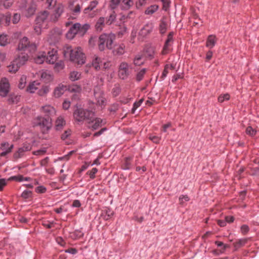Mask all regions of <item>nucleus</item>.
Returning <instances> with one entry per match:
<instances>
[{
  "label": "nucleus",
  "mask_w": 259,
  "mask_h": 259,
  "mask_svg": "<svg viewBox=\"0 0 259 259\" xmlns=\"http://www.w3.org/2000/svg\"><path fill=\"white\" fill-rule=\"evenodd\" d=\"M13 3V0H0V4L6 8L11 7Z\"/></svg>",
  "instance_id": "nucleus-46"
},
{
  "label": "nucleus",
  "mask_w": 259,
  "mask_h": 259,
  "mask_svg": "<svg viewBox=\"0 0 259 259\" xmlns=\"http://www.w3.org/2000/svg\"><path fill=\"white\" fill-rule=\"evenodd\" d=\"M103 120L100 118H97L91 122V125L93 130H96L102 125Z\"/></svg>",
  "instance_id": "nucleus-35"
},
{
  "label": "nucleus",
  "mask_w": 259,
  "mask_h": 259,
  "mask_svg": "<svg viewBox=\"0 0 259 259\" xmlns=\"http://www.w3.org/2000/svg\"><path fill=\"white\" fill-rule=\"evenodd\" d=\"M130 65L125 62H121L118 67V75L122 79H126L131 73Z\"/></svg>",
  "instance_id": "nucleus-7"
},
{
  "label": "nucleus",
  "mask_w": 259,
  "mask_h": 259,
  "mask_svg": "<svg viewBox=\"0 0 259 259\" xmlns=\"http://www.w3.org/2000/svg\"><path fill=\"white\" fill-rule=\"evenodd\" d=\"M121 0H111L110 7L111 9H115L119 4ZM134 4L132 0H122L120 6L122 9L128 10Z\"/></svg>",
  "instance_id": "nucleus-9"
},
{
  "label": "nucleus",
  "mask_w": 259,
  "mask_h": 259,
  "mask_svg": "<svg viewBox=\"0 0 259 259\" xmlns=\"http://www.w3.org/2000/svg\"><path fill=\"white\" fill-rule=\"evenodd\" d=\"M190 198L187 195H181L179 197V202L181 205H184L186 202L188 201Z\"/></svg>",
  "instance_id": "nucleus-51"
},
{
  "label": "nucleus",
  "mask_w": 259,
  "mask_h": 259,
  "mask_svg": "<svg viewBox=\"0 0 259 259\" xmlns=\"http://www.w3.org/2000/svg\"><path fill=\"white\" fill-rule=\"evenodd\" d=\"M10 84L6 78H2L0 81V96L5 97L9 92Z\"/></svg>",
  "instance_id": "nucleus-13"
},
{
  "label": "nucleus",
  "mask_w": 259,
  "mask_h": 259,
  "mask_svg": "<svg viewBox=\"0 0 259 259\" xmlns=\"http://www.w3.org/2000/svg\"><path fill=\"white\" fill-rule=\"evenodd\" d=\"M143 102V99H140L138 102H135L134 104L133 107L132 109L133 112H134V111L141 106V104Z\"/></svg>",
  "instance_id": "nucleus-60"
},
{
  "label": "nucleus",
  "mask_w": 259,
  "mask_h": 259,
  "mask_svg": "<svg viewBox=\"0 0 259 259\" xmlns=\"http://www.w3.org/2000/svg\"><path fill=\"white\" fill-rule=\"evenodd\" d=\"M114 52L117 55H122L124 52V46L120 45L118 46L114 50Z\"/></svg>",
  "instance_id": "nucleus-49"
},
{
  "label": "nucleus",
  "mask_w": 259,
  "mask_h": 259,
  "mask_svg": "<svg viewBox=\"0 0 259 259\" xmlns=\"http://www.w3.org/2000/svg\"><path fill=\"white\" fill-rule=\"evenodd\" d=\"M34 61L37 64H42L45 61H46V54L45 52L39 53L36 57L34 58Z\"/></svg>",
  "instance_id": "nucleus-32"
},
{
  "label": "nucleus",
  "mask_w": 259,
  "mask_h": 259,
  "mask_svg": "<svg viewBox=\"0 0 259 259\" xmlns=\"http://www.w3.org/2000/svg\"><path fill=\"white\" fill-rule=\"evenodd\" d=\"M47 4L49 9H51L56 7L57 0H47Z\"/></svg>",
  "instance_id": "nucleus-50"
},
{
  "label": "nucleus",
  "mask_w": 259,
  "mask_h": 259,
  "mask_svg": "<svg viewBox=\"0 0 259 259\" xmlns=\"http://www.w3.org/2000/svg\"><path fill=\"white\" fill-rule=\"evenodd\" d=\"M120 90L118 85H115L112 90V93L113 96H117L120 93Z\"/></svg>",
  "instance_id": "nucleus-57"
},
{
  "label": "nucleus",
  "mask_w": 259,
  "mask_h": 259,
  "mask_svg": "<svg viewBox=\"0 0 259 259\" xmlns=\"http://www.w3.org/2000/svg\"><path fill=\"white\" fill-rule=\"evenodd\" d=\"M98 169L96 168H93L90 171H88L87 174L89 175L91 179H93L95 177V174L97 172Z\"/></svg>",
  "instance_id": "nucleus-56"
},
{
  "label": "nucleus",
  "mask_w": 259,
  "mask_h": 259,
  "mask_svg": "<svg viewBox=\"0 0 259 259\" xmlns=\"http://www.w3.org/2000/svg\"><path fill=\"white\" fill-rule=\"evenodd\" d=\"M11 20V16L9 14L0 15V24H5V25H9Z\"/></svg>",
  "instance_id": "nucleus-36"
},
{
  "label": "nucleus",
  "mask_w": 259,
  "mask_h": 259,
  "mask_svg": "<svg viewBox=\"0 0 259 259\" xmlns=\"http://www.w3.org/2000/svg\"><path fill=\"white\" fill-rule=\"evenodd\" d=\"M147 71V69L145 68H143L139 71L137 75H136V80L138 81H140L142 80Z\"/></svg>",
  "instance_id": "nucleus-42"
},
{
  "label": "nucleus",
  "mask_w": 259,
  "mask_h": 259,
  "mask_svg": "<svg viewBox=\"0 0 259 259\" xmlns=\"http://www.w3.org/2000/svg\"><path fill=\"white\" fill-rule=\"evenodd\" d=\"M40 85V82L37 81H33L29 83L27 87L26 91L30 93H34Z\"/></svg>",
  "instance_id": "nucleus-28"
},
{
  "label": "nucleus",
  "mask_w": 259,
  "mask_h": 259,
  "mask_svg": "<svg viewBox=\"0 0 259 259\" xmlns=\"http://www.w3.org/2000/svg\"><path fill=\"white\" fill-rule=\"evenodd\" d=\"M168 27V22L166 18H163L160 21L159 31L160 34H164Z\"/></svg>",
  "instance_id": "nucleus-27"
},
{
  "label": "nucleus",
  "mask_w": 259,
  "mask_h": 259,
  "mask_svg": "<svg viewBox=\"0 0 259 259\" xmlns=\"http://www.w3.org/2000/svg\"><path fill=\"white\" fill-rule=\"evenodd\" d=\"M61 34V30L60 28H55L50 32L48 41L50 44L55 42L59 40Z\"/></svg>",
  "instance_id": "nucleus-15"
},
{
  "label": "nucleus",
  "mask_w": 259,
  "mask_h": 259,
  "mask_svg": "<svg viewBox=\"0 0 259 259\" xmlns=\"http://www.w3.org/2000/svg\"><path fill=\"white\" fill-rule=\"evenodd\" d=\"M20 100V96L15 94H10L8 99V102L9 104H17Z\"/></svg>",
  "instance_id": "nucleus-31"
},
{
  "label": "nucleus",
  "mask_w": 259,
  "mask_h": 259,
  "mask_svg": "<svg viewBox=\"0 0 259 259\" xmlns=\"http://www.w3.org/2000/svg\"><path fill=\"white\" fill-rule=\"evenodd\" d=\"M127 29L126 28L123 26L120 28V30L118 32V35L119 37H121L126 33Z\"/></svg>",
  "instance_id": "nucleus-63"
},
{
  "label": "nucleus",
  "mask_w": 259,
  "mask_h": 259,
  "mask_svg": "<svg viewBox=\"0 0 259 259\" xmlns=\"http://www.w3.org/2000/svg\"><path fill=\"white\" fill-rule=\"evenodd\" d=\"M107 24L105 18L100 17L95 25V29L97 31L100 32L105 27V25Z\"/></svg>",
  "instance_id": "nucleus-25"
},
{
  "label": "nucleus",
  "mask_w": 259,
  "mask_h": 259,
  "mask_svg": "<svg viewBox=\"0 0 259 259\" xmlns=\"http://www.w3.org/2000/svg\"><path fill=\"white\" fill-rule=\"evenodd\" d=\"M67 87L66 85L60 83L58 84L54 90L53 96L55 98L60 97L66 91Z\"/></svg>",
  "instance_id": "nucleus-18"
},
{
  "label": "nucleus",
  "mask_w": 259,
  "mask_h": 259,
  "mask_svg": "<svg viewBox=\"0 0 259 259\" xmlns=\"http://www.w3.org/2000/svg\"><path fill=\"white\" fill-rule=\"evenodd\" d=\"M81 73L80 72L73 70L71 71L69 74L68 77L70 80L72 81H74L77 80H79L81 78Z\"/></svg>",
  "instance_id": "nucleus-29"
},
{
  "label": "nucleus",
  "mask_w": 259,
  "mask_h": 259,
  "mask_svg": "<svg viewBox=\"0 0 259 259\" xmlns=\"http://www.w3.org/2000/svg\"><path fill=\"white\" fill-rule=\"evenodd\" d=\"M73 116L78 121H82L86 119H90L94 116L92 110H85L83 108H77L74 112Z\"/></svg>",
  "instance_id": "nucleus-5"
},
{
  "label": "nucleus",
  "mask_w": 259,
  "mask_h": 259,
  "mask_svg": "<svg viewBox=\"0 0 259 259\" xmlns=\"http://www.w3.org/2000/svg\"><path fill=\"white\" fill-rule=\"evenodd\" d=\"M158 9V6L153 5L149 7L145 11V14L147 15H152L157 11Z\"/></svg>",
  "instance_id": "nucleus-39"
},
{
  "label": "nucleus",
  "mask_w": 259,
  "mask_h": 259,
  "mask_svg": "<svg viewBox=\"0 0 259 259\" xmlns=\"http://www.w3.org/2000/svg\"><path fill=\"white\" fill-rule=\"evenodd\" d=\"M90 25L88 24L81 25L79 23H75L70 28L66 34V36L69 39H72L75 34L80 36L83 35L89 29Z\"/></svg>",
  "instance_id": "nucleus-3"
},
{
  "label": "nucleus",
  "mask_w": 259,
  "mask_h": 259,
  "mask_svg": "<svg viewBox=\"0 0 259 259\" xmlns=\"http://www.w3.org/2000/svg\"><path fill=\"white\" fill-rule=\"evenodd\" d=\"M217 41V38L215 35H210L208 36L206 46L210 49H212L214 46Z\"/></svg>",
  "instance_id": "nucleus-30"
},
{
  "label": "nucleus",
  "mask_w": 259,
  "mask_h": 259,
  "mask_svg": "<svg viewBox=\"0 0 259 259\" xmlns=\"http://www.w3.org/2000/svg\"><path fill=\"white\" fill-rule=\"evenodd\" d=\"M28 59V56L25 53H21L18 55L15 58V60L17 61V62L19 65L21 67L27 61Z\"/></svg>",
  "instance_id": "nucleus-23"
},
{
  "label": "nucleus",
  "mask_w": 259,
  "mask_h": 259,
  "mask_svg": "<svg viewBox=\"0 0 259 259\" xmlns=\"http://www.w3.org/2000/svg\"><path fill=\"white\" fill-rule=\"evenodd\" d=\"M66 124V121L61 116H59L55 121V128L57 131L62 130Z\"/></svg>",
  "instance_id": "nucleus-26"
},
{
  "label": "nucleus",
  "mask_w": 259,
  "mask_h": 259,
  "mask_svg": "<svg viewBox=\"0 0 259 259\" xmlns=\"http://www.w3.org/2000/svg\"><path fill=\"white\" fill-rule=\"evenodd\" d=\"M92 66L97 70L101 69L102 66V61L101 59L97 56L95 57V58L93 60Z\"/></svg>",
  "instance_id": "nucleus-34"
},
{
  "label": "nucleus",
  "mask_w": 259,
  "mask_h": 259,
  "mask_svg": "<svg viewBox=\"0 0 259 259\" xmlns=\"http://www.w3.org/2000/svg\"><path fill=\"white\" fill-rule=\"evenodd\" d=\"M146 52L149 57L152 58L154 54V49L153 47H149L146 49Z\"/></svg>",
  "instance_id": "nucleus-55"
},
{
  "label": "nucleus",
  "mask_w": 259,
  "mask_h": 259,
  "mask_svg": "<svg viewBox=\"0 0 259 259\" xmlns=\"http://www.w3.org/2000/svg\"><path fill=\"white\" fill-rule=\"evenodd\" d=\"M82 8V4H75V2L70 3L68 9L70 11V17L73 19H76L80 14L81 9Z\"/></svg>",
  "instance_id": "nucleus-10"
},
{
  "label": "nucleus",
  "mask_w": 259,
  "mask_h": 259,
  "mask_svg": "<svg viewBox=\"0 0 259 259\" xmlns=\"http://www.w3.org/2000/svg\"><path fill=\"white\" fill-rule=\"evenodd\" d=\"M19 50H27L30 52H34L36 49V46L35 44H30L28 39L26 37H23L21 39L18 45Z\"/></svg>",
  "instance_id": "nucleus-6"
},
{
  "label": "nucleus",
  "mask_w": 259,
  "mask_h": 259,
  "mask_svg": "<svg viewBox=\"0 0 259 259\" xmlns=\"http://www.w3.org/2000/svg\"><path fill=\"white\" fill-rule=\"evenodd\" d=\"M153 28V25L152 23H148L145 24L140 30L139 35L143 37L146 36L151 32Z\"/></svg>",
  "instance_id": "nucleus-19"
},
{
  "label": "nucleus",
  "mask_w": 259,
  "mask_h": 259,
  "mask_svg": "<svg viewBox=\"0 0 259 259\" xmlns=\"http://www.w3.org/2000/svg\"><path fill=\"white\" fill-rule=\"evenodd\" d=\"M57 59V51L54 49H52L51 51L48 53L47 56L46 55V62L50 64L55 63Z\"/></svg>",
  "instance_id": "nucleus-20"
},
{
  "label": "nucleus",
  "mask_w": 259,
  "mask_h": 259,
  "mask_svg": "<svg viewBox=\"0 0 259 259\" xmlns=\"http://www.w3.org/2000/svg\"><path fill=\"white\" fill-rule=\"evenodd\" d=\"M115 19V15L114 12H113L112 14H110L109 17L108 19L105 18L107 24H108V25L111 24L114 21Z\"/></svg>",
  "instance_id": "nucleus-53"
},
{
  "label": "nucleus",
  "mask_w": 259,
  "mask_h": 259,
  "mask_svg": "<svg viewBox=\"0 0 259 259\" xmlns=\"http://www.w3.org/2000/svg\"><path fill=\"white\" fill-rule=\"evenodd\" d=\"M26 82H27L26 76L25 75H22V76L21 77V78L19 80V81L18 88L20 89H24L26 86Z\"/></svg>",
  "instance_id": "nucleus-41"
},
{
  "label": "nucleus",
  "mask_w": 259,
  "mask_h": 259,
  "mask_svg": "<svg viewBox=\"0 0 259 259\" xmlns=\"http://www.w3.org/2000/svg\"><path fill=\"white\" fill-rule=\"evenodd\" d=\"M131 157L125 158L124 169H130V168L131 165Z\"/></svg>",
  "instance_id": "nucleus-61"
},
{
  "label": "nucleus",
  "mask_w": 259,
  "mask_h": 259,
  "mask_svg": "<svg viewBox=\"0 0 259 259\" xmlns=\"http://www.w3.org/2000/svg\"><path fill=\"white\" fill-rule=\"evenodd\" d=\"M42 225L47 228H51L54 227V223L53 222H49L48 221H43Z\"/></svg>",
  "instance_id": "nucleus-59"
},
{
  "label": "nucleus",
  "mask_w": 259,
  "mask_h": 259,
  "mask_svg": "<svg viewBox=\"0 0 259 259\" xmlns=\"http://www.w3.org/2000/svg\"><path fill=\"white\" fill-rule=\"evenodd\" d=\"M174 33L171 32L168 33L167 38L165 41L163 48L162 50L161 54L162 55H166L169 52L170 50V46L173 41Z\"/></svg>",
  "instance_id": "nucleus-16"
},
{
  "label": "nucleus",
  "mask_w": 259,
  "mask_h": 259,
  "mask_svg": "<svg viewBox=\"0 0 259 259\" xmlns=\"http://www.w3.org/2000/svg\"><path fill=\"white\" fill-rule=\"evenodd\" d=\"M248 239L246 238L240 239L234 242L233 245L235 249H237L244 246L247 242Z\"/></svg>",
  "instance_id": "nucleus-37"
},
{
  "label": "nucleus",
  "mask_w": 259,
  "mask_h": 259,
  "mask_svg": "<svg viewBox=\"0 0 259 259\" xmlns=\"http://www.w3.org/2000/svg\"><path fill=\"white\" fill-rule=\"evenodd\" d=\"M13 147V145L12 144L10 145L8 142L2 143L1 144L0 149L1 150L3 151V152L0 154V156H5L7 154L10 153Z\"/></svg>",
  "instance_id": "nucleus-21"
},
{
  "label": "nucleus",
  "mask_w": 259,
  "mask_h": 259,
  "mask_svg": "<svg viewBox=\"0 0 259 259\" xmlns=\"http://www.w3.org/2000/svg\"><path fill=\"white\" fill-rule=\"evenodd\" d=\"M17 61H15V60L11 63V64L8 66V70L11 73H15L16 72L20 66L19 65Z\"/></svg>",
  "instance_id": "nucleus-33"
},
{
  "label": "nucleus",
  "mask_w": 259,
  "mask_h": 259,
  "mask_svg": "<svg viewBox=\"0 0 259 259\" xmlns=\"http://www.w3.org/2000/svg\"><path fill=\"white\" fill-rule=\"evenodd\" d=\"M94 97L96 99L97 104L99 106H104L106 102L105 98L104 97V93L99 88H96L94 90Z\"/></svg>",
  "instance_id": "nucleus-14"
},
{
  "label": "nucleus",
  "mask_w": 259,
  "mask_h": 259,
  "mask_svg": "<svg viewBox=\"0 0 259 259\" xmlns=\"http://www.w3.org/2000/svg\"><path fill=\"white\" fill-rule=\"evenodd\" d=\"M38 75L40 76L41 79L46 83L50 82L53 79V75L47 71H40L38 73Z\"/></svg>",
  "instance_id": "nucleus-24"
},
{
  "label": "nucleus",
  "mask_w": 259,
  "mask_h": 259,
  "mask_svg": "<svg viewBox=\"0 0 259 259\" xmlns=\"http://www.w3.org/2000/svg\"><path fill=\"white\" fill-rule=\"evenodd\" d=\"M41 112L46 116L50 117L56 114V110L55 108L51 105H47L42 106L41 109Z\"/></svg>",
  "instance_id": "nucleus-17"
},
{
  "label": "nucleus",
  "mask_w": 259,
  "mask_h": 259,
  "mask_svg": "<svg viewBox=\"0 0 259 259\" xmlns=\"http://www.w3.org/2000/svg\"><path fill=\"white\" fill-rule=\"evenodd\" d=\"M50 88L49 86L43 85L41 88L38 91L37 94L40 96H45L50 92Z\"/></svg>",
  "instance_id": "nucleus-38"
},
{
  "label": "nucleus",
  "mask_w": 259,
  "mask_h": 259,
  "mask_svg": "<svg viewBox=\"0 0 259 259\" xmlns=\"http://www.w3.org/2000/svg\"><path fill=\"white\" fill-rule=\"evenodd\" d=\"M144 59L141 55H138L136 56L134 60V64L136 66H140L144 63Z\"/></svg>",
  "instance_id": "nucleus-43"
},
{
  "label": "nucleus",
  "mask_w": 259,
  "mask_h": 259,
  "mask_svg": "<svg viewBox=\"0 0 259 259\" xmlns=\"http://www.w3.org/2000/svg\"><path fill=\"white\" fill-rule=\"evenodd\" d=\"M35 191L38 193H44L46 191V188L42 186H38L36 188Z\"/></svg>",
  "instance_id": "nucleus-64"
},
{
  "label": "nucleus",
  "mask_w": 259,
  "mask_h": 259,
  "mask_svg": "<svg viewBox=\"0 0 259 259\" xmlns=\"http://www.w3.org/2000/svg\"><path fill=\"white\" fill-rule=\"evenodd\" d=\"M230 95L229 94H222L218 97V100L220 103H223L225 101H228L230 99Z\"/></svg>",
  "instance_id": "nucleus-45"
},
{
  "label": "nucleus",
  "mask_w": 259,
  "mask_h": 259,
  "mask_svg": "<svg viewBox=\"0 0 259 259\" xmlns=\"http://www.w3.org/2000/svg\"><path fill=\"white\" fill-rule=\"evenodd\" d=\"M64 6L62 4L59 3L54 8L53 13L50 15V20L52 22H56L59 19L62 14L64 12Z\"/></svg>",
  "instance_id": "nucleus-12"
},
{
  "label": "nucleus",
  "mask_w": 259,
  "mask_h": 259,
  "mask_svg": "<svg viewBox=\"0 0 259 259\" xmlns=\"http://www.w3.org/2000/svg\"><path fill=\"white\" fill-rule=\"evenodd\" d=\"M34 124L40 127L43 134H46L52 127V119L50 117L38 116L34 119Z\"/></svg>",
  "instance_id": "nucleus-4"
},
{
  "label": "nucleus",
  "mask_w": 259,
  "mask_h": 259,
  "mask_svg": "<svg viewBox=\"0 0 259 259\" xmlns=\"http://www.w3.org/2000/svg\"><path fill=\"white\" fill-rule=\"evenodd\" d=\"M98 4V2L97 1L95 0L91 2L89 6L84 9L83 13L91 18L94 17L98 12L97 10H94Z\"/></svg>",
  "instance_id": "nucleus-11"
},
{
  "label": "nucleus",
  "mask_w": 259,
  "mask_h": 259,
  "mask_svg": "<svg viewBox=\"0 0 259 259\" xmlns=\"http://www.w3.org/2000/svg\"><path fill=\"white\" fill-rule=\"evenodd\" d=\"M24 1L25 3L28 4V6H26L27 8V13L26 15L27 17H29L34 13L36 9L35 5L31 1L28 2V0H24Z\"/></svg>",
  "instance_id": "nucleus-22"
},
{
  "label": "nucleus",
  "mask_w": 259,
  "mask_h": 259,
  "mask_svg": "<svg viewBox=\"0 0 259 259\" xmlns=\"http://www.w3.org/2000/svg\"><path fill=\"white\" fill-rule=\"evenodd\" d=\"M37 24L39 25L43 24L44 27H47L48 24L49 22H52L50 20V16L49 12L47 11H44L40 12L35 20Z\"/></svg>",
  "instance_id": "nucleus-8"
},
{
  "label": "nucleus",
  "mask_w": 259,
  "mask_h": 259,
  "mask_svg": "<svg viewBox=\"0 0 259 259\" xmlns=\"http://www.w3.org/2000/svg\"><path fill=\"white\" fill-rule=\"evenodd\" d=\"M10 42V39L8 36L4 34L0 35V45L5 46Z\"/></svg>",
  "instance_id": "nucleus-40"
},
{
  "label": "nucleus",
  "mask_w": 259,
  "mask_h": 259,
  "mask_svg": "<svg viewBox=\"0 0 259 259\" xmlns=\"http://www.w3.org/2000/svg\"><path fill=\"white\" fill-rule=\"evenodd\" d=\"M43 25H44L43 24L39 25L38 24H37V23L36 22V24L34 27V31L38 35L41 33L42 28H46V27H44Z\"/></svg>",
  "instance_id": "nucleus-52"
},
{
  "label": "nucleus",
  "mask_w": 259,
  "mask_h": 259,
  "mask_svg": "<svg viewBox=\"0 0 259 259\" xmlns=\"http://www.w3.org/2000/svg\"><path fill=\"white\" fill-rule=\"evenodd\" d=\"M64 67V64L63 61H59L55 63V69L56 71H59L60 70L63 69Z\"/></svg>",
  "instance_id": "nucleus-48"
},
{
  "label": "nucleus",
  "mask_w": 259,
  "mask_h": 259,
  "mask_svg": "<svg viewBox=\"0 0 259 259\" xmlns=\"http://www.w3.org/2000/svg\"><path fill=\"white\" fill-rule=\"evenodd\" d=\"M115 36L113 33H104L99 38L98 47L100 51L104 50L105 48L111 49L112 43L115 39Z\"/></svg>",
  "instance_id": "nucleus-2"
},
{
  "label": "nucleus",
  "mask_w": 259,
  "mask_h": 259,
  "mask_svg": "<svg viewBox=\"0 0 259 259\" xmlns=\"http://www.w3.org/2000/svg\"><path fill=\"white\" fill-rule=\"evenodd\" d=\"M149 139L154 143L158 144L160 141V137L157 136L151 135Z\"/></svg>",
  "instance_id": "nucleus-58"
},
{
  "label": "nucleus",
  "mask_w": 259,
  "mask_h": 259,
  "mask_svg": "<svg viewBox=\"0 0 259 259\" xmlns=\"http://www.w3.org/2000/svg\"><path fill=\"white\" fill-rule=\"evenodd\" d=\"M32 192L30 191L25 190L23 192L21 197L24 199H28L31 197Z\"/></svg>",
  "instance_id": "nucleus-54"
},
{
  "label": "nucleus",
  "mask_w": 259,
  "mask_h": 259,
  "mask_svg": "<svg viewBox=\"0 0 259 259\" xmlns=\"http://www.w3.org/2000/svg\"><path fill=\"white\" fill-rule=\"evenodd\" d=\"M69 90L71 92L80 93L81 91V88L80 85L73 84L69 88Z\"/></svg>",
  "instance_id": "nucleus-44"
},
{
  "label": "nucleus",
  "mask_w": 259,
  "mask_h": 259,
  "mask_svg": "<svg viewBox=\"0 0 259 259\" xmlns=\"http://www.w3.org/2000/svg\"><path fill=\"white\" fill-rule=\"evenodd\" d=\"M7 181H16L17 182H22L24 181V177L22 175H17L9 178Z\"/></svg>",
  "instance_id": "nucleus-47"
},
{
  "label": "nucleus",
  "mask_w": 259,
  "mask_h": 259,
  "mask_svg": "<svg viewBox=\"0 0 259 259\" xmlns=\"http://www.w3.org/2000/svg\"><path fill=\"white\" fill-rule=\"evenodd\" d=\"M20 19V15L18 13L14 14L13 17V23L14 24L17 23Z\"/></svg>",
  "instance_id": "nucleus-62"
},
{
  "label": "nucleus",
  "mask_w": 259,
  "mask_h": 259,
  "mask_svg": "<svg viewBox=\"0 0 259 259\" xmlns=\"http://www.w3.org/2000/svg\"><path fill=\"white\" fill-rule=\"evenodd\" d=\"M64 55L66 58H70V60L77 65H82L85 63V56L80 47L72 49L70 46L64 48Z\"/></svg>",
  "instance_id": "nucleus-1"
}]
</instances>
